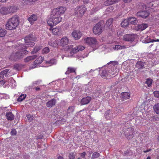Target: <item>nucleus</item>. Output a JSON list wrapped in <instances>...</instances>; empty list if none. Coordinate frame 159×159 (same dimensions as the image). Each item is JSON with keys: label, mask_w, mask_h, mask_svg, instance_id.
<instances>
[{"label": "nucleus", "mask_w": 159, "mask_h": 159, "mask_svg": "<svg viewBox=\"0 0 159 159\" xmlns=\"http://www.w3.org/2000/svg\"><path fill=\"white\" fill-rule=\"evenodd\" d=\"M36 40L35 38L32 34H29L25 37V44L20 45V46L22 48H20V49L16 52H12L9 56L8 59L9 60L14 61H16L22 59L28 52V51L26 49L29 47L34 46L35 43L33 41H35Z\"/></svg>", "instance_id": "nucleus-1"}, {"label": "nucleus", "mask_w": 159, "mask_h": 159, "mask_svg": "<svg viewBox=\"0 0 159 159\" xmlns=\"http://www.w3.org/2000/svg\"><path fill=\"white\" fill-rule=\"evenodd\" d=\"M66 10V8L63 7L53 9L48 21V25L52 26L61 22L62 19L61 15L63 14Z\"/></svg>", "instance_id": "nucleus-2"}, {"label": "nucleus", "mask_w": 159, "mask_h": 159, "mask_svg": "<svg viewBox=\"0 0 159 159\" xmlns=\"http://www.w3.org/2000/svg\"><path fill=\"white\" fill-rule=\"evenodd\" d=\"M19 24V18L17 16H15L9 19L6 24V28L9 30H14Z\"/></svg>", "instance_id": "nucleus-3"}, {"label": "nucleus", "mask_w": 159, "mask_h": 159, "mask_svg": "<svg viewBox=\"0 0 159 159\" xmlns=\"http://www.w3.org/2000/svg\"><path fill=\"white\" fill-rule=\"evenodd\" d=\"M86 10V8L84 6L77 7L75 9V15L78 17H81Z\"/></svg>", "instance_id": "nucleus-4"}, {"label": "nucleus", "mask_w": 159, "mask_h": 159, "mask_svg": "<svg viewBox=\"0 0 159 159\" xmlns=\"http://www.w3.org/2000/svg\"><path fill=\"white\" fill-rule=\"evenodd\" d=\"M102 26L101 24L98 23L94 26L93 29V31L95 34L98 35L102 33Z\"/></svg>", "instance_id": "nucleus-5"}, {"label": "nucleus", "mask_w": 159, "mask_h": 159, "mask_svg": "<svg viewBox=\"0 0 159 159\" xmlns=\"http://www.w3.org/2000/svg\"><path fill=\"white\" fill-rule=\"evenodd\" d=\"M124 131L125 136L127 139H130L133 137L134 131V129L132 128H128L126 130H125Z\"/></svg>", "instance_id": "nucleus-6"}, {"label": "nucleus", "mask_w": 159, "mask_h": 159, "mask_svg": "<svg viewBox=\"0 0 159 159\" xmlns=\"http://www.w3.org/2000/svg\"><path fill=\"white\" fill-rule=\"evenodd\" d=\"M85 42L89 44H97L98 42L97 39L93 37H88L84 39Z\"/></svg>", "instance_id": "nucleus-7"}, {"label": "nucleus", "mask_w": 159, "mask_h": 159, "mask_svg": "<svg viewBox=\"0 0 159 159\" xmlns=\"http://www.w3.org/2000/svg\"><path fill=\"white\" fill-rule=\"evenodd\" d=\"M134 34H126L123 37V39L127 41L133 42L135 39Z\"/></svg>", "instance_id": "nucleus-8"}, {"label": "nucleus", "mask_w": 159, "mask_h": 159, "mask_svg": "<svg viewBox=\"0 0 159 159\" xmlns=\"http://www.w3.org/2000/svg\"><path fill=\"white\" fill-rule=\"evenodd\" d=\"M84 46H82L81 45L75 47L73 48L72 50L70 52V53L72 54L76 53L77 52H79L80 51H82L84 49Z\"/></svg>", "instance_id": "nucleus-9"}, {"label": "nucleus", "mask_w": 159, "mask_h": 159, "mask_svg": "<svg viewBox=\"0 0 159 159\" xmlns=\"http://www.w3.org/2000/svg\"><path fill=\"white\" fill-rule=\"evenodd\" d=\"M72 36L74 37L75 40L80 39L81 36L82 34L81 32L77 30H75L71 34Z\"/></svg>", "instance_id": "nucleus-10"}, {"label": "nucleus", "mask_w": 159, "mask_h": 159, "mask_svg": "<svg viewBox=\"0 0 159 159\" xmlns=\"http://www.w3.org/2000/svg\"><path fill=\"white\" fill-rule=\"evenodd\" d=\"M104 116L107 120H109L112 119L113 116L112 112L110 110H107L105 111Z\"/></svg>", "instance_id": "nucleus-11"}, {"label": "nucleus", "mask_w": 159, "mask_h": 159, "mask_svg": "<svg viewBox=\"0 0 159 159\" xmlns=\"http://www.w3.org/2000/svg\"><path fill=\"white\" fill-rule=\"evenodd\" d=\"M69 43V40L66 37H64L60 40V45L62 47H64L67 45Z\"/></svg>", "instance_id": "nucleus-12"}, {"label": "nucleus", "mask_w": 159, "mask_h": 159, "mask_svg": "<svg viewBox=\"0 0 159 159\" xmlns=\"http://www.w3.org/2000/svg\"><path fill=\"white\" fill-rule=\"evenodd\" d=\"M136 15L138 16L146 18L149 16V13L146 11H141L137 12Z\"/></svg>", "instance_id": "nucleus-13"}, {"label": "nucleus", "mask_w": 159, "mask_h": 159, "mask_svg": "<svg viewBox=\"0 0 159 159\" xmlns=\"http://www.w3.org/2000/svg\"><path fill=\"white\" fill-rule=\"evenodd\" d=\"M9 70L8 69H6L0 73V80L4 79V75L6 77L7 76L9 75V73L10 72H8Z\"/></svg>", "instance_id": "nucleus-14"}, {"label": "nucleus", "mask_w": 159, "mask_h": 159, "mask_svg": "<svg viewBox=\"0 0 159 159\" xmlns=\"http://www.w3.org/2000/svg\"><path fill=\"white\" fill-rule=\"evenodd\" d=\"M91 100L90 97H87L82 98L81 101V103L82 105H85L89 103Z\"/></svg>", "instance_id": "nucleus-15"}, {"label": "nucleus", "mask_w": 159, "mask_h": 159, "mask_svg": "<svg viewBox=\"0 0 159 159\" xmlns=\"http://www.w3.org/2000/svg\"><path fill=\"white\" fill-rule=\"evenodd\" d=\"M43 58L42 57H39L36 59L33 62L34 65V67H36L37 66V65L40 64L43 62Z\"/></svg>", "instance_id": "nucleus-16"}, {"label": "nucleus", "mask_w": 159, "mask_h": 159, "mask_svg": "<svg viewBox=\"0 0 159 159\" xmlns=\"http://www.w3.org/2000/svg\"><path fill=\"white\" fill-rule=\"evenodd\" d=\"M130 96V94L128 92H123L121 94V98L122 101L129 99Z\"/></svg>", "instance_id": "nucleus-17"}, {"label": "nucleus", "mask_w": 159, "mask_h": 159, "mask_svg": "<svg viewBox=\"0 0 159 159\" xmlns=\"http://www.w3.org/2000/svg\"><path fill=\"white\" fill-rule=\"evenodd\" d=\"M37 17L35 14H33L31 15L28 18V20L29 22L31 24H33L34 21L37 20Z\"/></svg>", "instance_id": "nucleus-18"}, {"label": "nucleus", "mask_w": 159, "mask_h": 159, "mask_svg": "<svg viewBox=\"0 0 159 159\" xmlns=\"http://www.w3.org/2000/svg\"><path fill=\"white\" fill-rule=\"evenodd\" d=\"M56 103V100L53 98L49 101L46 103V106L48 107H51L55 105Z\"/></svg>", "instance_id": "nucleus-19"}, {"label": "nucleus", "mask_w": 159, "mask_h": 159, "mask_svg": "<svg viewBox=\"0 0 159 159\" xmlns=\"http://www.w3.org/2000/svg\"><path fill=\"white\" fill-rule=\"evenodd\" d=\"M6 116L7 119L9 120H14L15 116L11 112H7L6 113Z\"/></svg>", "instance_id": "nucleus-20"}, {"label": "nucleus", "mask_w": 159, "mask_h": 159, "mask_svg": "<svg viewBox=\"0 0 159 159\" xmlns=\"http://www.w3.org/2000/svg\"><path fill=\"white\" fill-rule=\"evenodd\" d=\"M120 0H107L104 3V4L106 6H109L114 4Z\"/></svg>", "instance_id": "nucleus-21"}, {"label": "nucleus", "mask_w": 159, "mask_h": 159, "mask_svg": "<svg viewBox=\"0 0 159 159\" xmlns=\"http://www.w3.org/2000/svg\"><path fill=\"white\" fill-rule=\"evenodd\" d=\"M128 19L129 23L131 24L134 25L138 23V20L135 17H131L128 18Z\"/></svg>", "instance_id": "nucleus-22"}, {"label": "nucleus", "mask_w": 159, "mask_h": 159, "mask_svg": "<svg viewBox=\"0 0 159 159\" xmlns=\"http://www.w3.org/2000/svg\"><path fill=\"white\" fill-rule=\"evenodd\" d=\"M148 27V25L147 24H142L138 25L137 27L138 30H145Z\"/></svg>", "instance_id": "nucleus-23"}, {"label": "nucleus", "mask_w": 159, "mask_h": 159, "mask_svg": "<svg viewBox=\"0 0 159 159\" xmlns=\"http://www.w3.org/2000/svg\"><path fill=\"white\" fill-rule=\"evenodd\" d=\"M144 64L141 61H138L136 63L135 66L138 69H141L144 68Z\"/></svg>", "instance_id": "nucleus-24"}, {"label": "nucleus", "mask_w": 159, "mask_h": 159, "mask_svg": "<svg viewBox=\"0 0 159 159\" xmlns=\"http://www.w3.org/2000/svg\"><path fill=\"white\" fill-rule=\"evenodd\" d=\"M48 44L50 46H52L53 47H57L58 46V44L57 41H53L52 40H50L48 42Z\"/></svg>", "instance_id": "nucleus-25"}, {"label": "nucleus", "mask_w": 159, "mask_h": 159, "mask_svg": "<svg viewBox=\"0 0 159 159\" xmlns=\"http://www.w3.org/2000/svg\"><path fill=\"white\" fill-rule=\"evenodd\" d=\"M37 57L36 55H33L32 56H29L24 59V61L25 62H28L30 61L34 60Z\"/></svg>", "instance_id": "nucleus-26"}, {"label": "nucleus", "mask_w": 159, "mask_h": 159, "mask_svg": "<svg viewBox=\"0 0 159 159\" xmlns=\"http://www.w3.org/2000/svg\"><path fill=\"white\" fill-rule=\"evenodd\" d=\"M75 69L74 68L69 67L68 68L67 70L65 73V74L66 75H68L70 73H75Z\"/></svg>", "instance_id": "nucleus-27"}, {"label": "nucleus", "mask_w": 159, "mask_h": 159, "mask_svg": "<svg viewBox=\"0 0 159 159\" xmlns=\"http://www.w3.org/2000/svg\"><path fill=\"white\" fill-rule=\"evenodd\" d=\"M129 24L128 19H125L121 23V26L123 27H126Z\"/></svg>", "instance_id": "nucleus-28"}, {"label": "nucleus", "mask_w": 159, "mask_h": 159, "mask_svg": "<svg viewBox=\"0 0 159 159\" xmlns=\"http://www.w3.org/2000/svg\"><path fill=\"white\" fill-rule=\"evenodd\" d=\"M1 13L4 15L9 14L8 7H3L1 10Z\"/></svg>", "instance_id": "nucleus-29"}, {"label": "nucleus", "mask_w": 159, "mask_h": 159, "mask_svg": "<svg viewBox=\"0 0 159 159\" xmlns=\"http://www.w3.org/2000/svg\"><path fill=\"white\" fill-rule=\"evenodd\" d=\"M153 108L156 113L158 114H159V103L156 104L153 106Z\"/></svg>", "instance_id": "nucleus-30"}, {"label": "nucleus", "mask_w": 159, "mask_h": 159, "mask_svg": "<svg viewBox=\"0 0 159 159\" xmlns=\"http://www.w3.org/2000/svg\"><path fill=\"white\" fill-rule=\"evenodd\" d=\"M109 71L106 70H102L100 73V75L102 77H106L107 76Z\"/></svg>", "instance_id": "nucleus-31"}, {"label": "nucleus", "mask_w": 159, "mask_h": 159, "mask_svg": "<svg viewBox=\"0 0 159 159\" xmlns=\"http://www.w3.org/2000/svg\"><path fill=\"white\" fill-rule=\"evenodd\" d=\"M126 47L124 46H121L119 45H116L115 47H113V48L115 50H118L120 49H125Z\"/></svg>", "instance_id": "nucleus-32"}, {"label": "nucleus", "mask_w": 159, "mask_h": 159, "mask_svg": "<svg viewBox=\"0 0 159 159\" xmlns=\"http://www.w3.org/2000/svg\"><path fill=\"white\" fill-rule=\"evenodd\" d=\"M60 31V29L58 28H56L52 29V32L54 35H58Z\"/></svg>", "instance_id": "nucleus-33"}, {"label": "nucleus", "mask_w": 159, "mask_h": 159, "mask_svg": "<svg viewBox=\"0 0 159 159\" xmlns=\"http://www.w3.org/2000/svg\"><path fill=\"white\" fill-rule=\"evenodd\" d=\"M9 14L10 13H13L15 12L16 9L15 7L13 6H11L8 7Z\"/></svg>", "instance_id": "nucleus-34"}, {"label": "nucleus", "mask_w": 159, "mask_h": 159, "mask_svg": "<svg viewBox=\"0 0 159 159\" xmlns=\"http://www.w3.org/2000/svg\"><path fill=\"white\" fill-rule=\"evenodd\" d=\"M21 65L18 64H16L13 66L14 69L18 71L20 70L21 69Z\"/></svg>", "instance_id": "nucleus-35"}, {"label": "nucleus", "mask_w": 159, "mask_h": 159, "mask_svg": "<svg viewBox=\"0 0 159 159\" xmlns=\"http://www.w3.org/2000/svg\"><path fill=\"white\" fill-rule=\"evenodd\" d=\"M7 32V31L4 29H0V37H3L5 36Z\"/></svg>", "instance_id": "nucleus-36"}, {"label": "nucleus", "mask_w": 159, "mask_h": 159, "mask_svg": "<svg viewBox=\"0 0 159 159\" xmlns=\"http://www.w3.org/2000/svg\"><path fill=\"white\" fill-rule=\"evenodd\" d=\"M26 97V95L23 94L21 95L17 99V101L19 102L22 101Z\"/></svg>", "instance_id": "nucleus-37"}, {"label": "nucleus", "mask_w": 159, "mask_h": 159, "mask_svg": "<svg viewBox=\"0 0 159 159\" xmlns=\"http://www.w3.org/2000/svg\"><path fill=\"white\" fill-rule=\"evenodd\" d=\"M152 39L151 40L150 37L148 36L145 39L143 40L142 42L144 43H148L150 42H152Z\"/></svg>", "instance_id": "nucleus-38"}, {"label": "nucleus", "mask_w": 159, "mask_h": 159, "mask_svg": "<svg viewBox=\"0 0 159 159\" xmlns=\"http://www.w3.org/2000/svg\"><path fill=\"white\" fill-rule=\"evenodd\" d=\"M100 156V154L99 153L96 152H94L93 153L91 159H94Z\"/></svg>", "instance_id": "nucleus-39"}, {"label": "nucleus", "mask_w": 159, "mask_h": 159, "mask_svg": "<svg viewBox=\"0 0 159 159\" xmlns=\"http://www.w3.org/2000/svg\"><path fill=\"white\" fill-rule=\"evenodd\" d=\"M113 22V19L110 18L108 20L106 23V25L110 27Z\"/></svg>", "instance_id": "nucleus-40"}, {"label": "nucleus", "mask_w": 159, "mask_h": 159, "mask_svg": "<svg viewBox=\"0 0 159 159\" xmlns=\"http://www.w3.org/2000/svg\"><path fill=\"white\" fill-rule=\"evenodd\" d=\"M74 109V106H72L69 107L67 110V113L70 114L72 113Z\"/></svg>", "instance_id": "nucleus-41"}, {"label": "nucleus", "mask_w": 159, "mask_h": 159, "mask_svg": "<svg viewBox=\"0 0 159 159\" xmlns=\"http://www.w3.org/2000/svg\"><path fill=\"white\" fill-rule=\"evenodd\" d=\"M76 155V153L73 152H71L70 153L69 156V159H75V156Z\"/></svg>", "instance_id": "nucleus-42"}, {"label": "nucleus", "mask_w": 159, "mask_h": 159, "mask_svg": "<svg viewBox=\"0 0 159 159\" xmlns=\"http://www.w3.org/2000/svg\"><path fill=\"white\" fill-rule=\"evenodd\" d=\"M152 80L151 79H147L146 82V84H147L148 86L150 87L152 83Z\"/></svg>", "instance_id": "nucleus-43"}, {"label": "nucleus", "mask_w": 159, "mask_h": 159, "mask_svg": "<svg viewBox=\"0 0 159 159\" xmlns=\"http://www.w3.org/2000/svg\"><path fill=\"white\" fill-rule=\"evenodd\" d=\"M41 49L40 47H36L33 49V50L32 52V53L34 54L37 52Z\"/></svg>", "instance_id": "nucleus-44"}, {"label": "nucleus", "mask_w": 159, "mask_h": 159, "mask_svg": "<svg viewBox=\"0 0 159 159\" xmlns=\"http://www.w3.org/2000/svg\"><path fill=\"white\" fill-rule=\"evenodd\" d=\"M50 51V50L48 47H45L42 50V53L47 54Z\"/></svg>", "instance_id": "nucleus-45"}, {"label": "nucleus", "mask_w": 159, "mask_h": 159, "mask_svg": "<svg viewBox=\"0 0 159 159\" xmlns=\"http://www.w3.org/2000/svg\"><path fill=\"white\" fill-rule=\"evenodd\" d=\"M47 63L51 64V65L56 64V60L55 59H52L49 61L47 62Z\"/></svg>", "instance_id": "nucleus-46"}, {"label": "nucleus", "mask_w": 159, "mask_h": 159, "mask_svg": "<svg viewBox=\"0 0 159 159\" xmlns=\"http://www.w3.org/2000/svg\"><path fill=\"white\" fill-rule=\"evenodd\" d=\"M73 48H74L73 46L72 45H70L67 46L65 49L66 50H68L71 49L72 51Z\"/></svg>", "instance_id": "nucleus-47"}, {"label": "nucleus", "mask_w": 159, "mask_h": 159, "mask_svg": "<svg viewBox=\"0 0 159 159\" xmlns=\"http://www.w3.org/2000/svg\"><path fill=\"white\" fill-rule=\"evenodd\" d=\"M28 120L30 121H31L33 119V117L32 115L30 114H28L26 116Z\"/></svg>", "instance_id": "nucleus-48"}, {"label": "nucleus", "mask_w": 159, "mask_h": 159, "mask_svg": "<svg viewBox=\"0 0 159 159\" xmlns=\"http://www.w3.org/2000/svg\"><path fill=\"white\" fill-rule=\"evenodd\" d=\"M11 134L12 135L14 136L16 135V131L15 129H11Z\"/></svg>", "instance_id": "nucleus-49"}, {"label": "nucleus", "mask_w": 159, "mask_h": 159, "mask_svg": "<svg viewBox=\"0 0 159 159\" xmlns=\"http://www.w3.org/2000/svg\"><path fill=\"white\" fill-rule=\"evenodd\" d=\"M41 82V80H38L35 81H34L33 83V86H34L36 85L39 84Z\"/></svg>", "instance_id": "nucleus-50"}, {"label": "nucleus", "mask_w": 159, "mask_h": 159, "mask_svg": "<svg viewBox=\"0 0 159 159\" xmlns=\"http://www.w3.org/2000/svg\"><path fill=\"white\" fill-rule=\"evenodd\" d=\"M153 93L156 97L159 98V91H155Z\"/></svg>", "instance_id": "nucleus-51"}, {"label": "nucleus", "mask_w": 159, "mask_h": 159, "mask_svg": "<svg viewBox=\"0 0 159 159\" xmlns=\"http://www.w3.org/2000/svg\"><path fill=\"white\" fill-rule=\"evenodd\" d=\"M6 81L4 80V79L0 80V85H3L6 83Z\"/></svg>", "instance_id": "nucleus-52"}, {"label": "nucleus", "mask_w": 159, "mask_h": 159, "mask_svg": "<svg viewBox=\"0 0 159 159\" xmlns=\"http://www.w3.org/2000/svg\"><path fill=\"white\" fill-rule=\"evenodd\" d=\"M152 118L154 121H158L159 120V117L158 116H153Z\"/></svg>", "instance_id": "nucleus-53"}, {"label": "nucleus", "mask_w": 159, "mask_h": 159, "mask_svg": "<svg viewBox=\"0 0 159 159\" xmlns=\"http://www.w3.org/2000/svg\"><path fill=\"white\" fill-rule=\"evenodd\" d=\"M86 152H84L81 154V156L82 157L84 158L86 155Z\"/></svg>", "instance_id": "nucleus-54"}, {"label": "nucleus", "mask_w": 159, "mask_h": 159, "mask_svg": "<svg viewBox=\"0 0 159 159\" xmlns=\"http://www.w3.org/2000/svg\"><path fill=\"white\" fill-rule=\"evenodd\" d=\"M107 10L108 11H111L113 10V8L112 7H110L108 8Z\"/></svg>", "instance_id": "nucleus-55"}, {"label": "nucleus", "mask_w": 159, "mask_h": 159, "mask_svg": "<svg viewBox=\"0 0 159 159\" xmlns=\"http://www.w3.org/2000/svg\"><path fill=\"white\" fill-rule=\"evenodd\" d=\"M34 89L37 91H39L40 90V88L39 87H35Z\"/></svg>", "instance_id": "nucleus-56"}, {"label": "nucleus", "mask_w": 159, "mask_h": 159, "mask_svg": "<svg viewBox=\"0 0 159 159\" xmlns=\"http://www.w3.org/2000/svg\"><path fill=\"white\" fill-rule=\"evenodd\" d=\"M151 150H152L151 149H149L147 150L144 151L143 152L145 153H146V152H148L151 151Z\"/></svg>", "instance_id": "nucleus-57"}, {"label": "nucleus", "mask_w": 159, "mask_h": 159, "mask_svg": "<svg viewBox=\"0 0 159 159\" xmlns=\"http://www.w3.org/2000/svg\"><path fill=\"white\" fill-rule=\"evenodd\" d=\"M125 3L130 2L132 0H123Z\"/></svg>", "instance_id": "nucleus-58"}, {"label": "nucleus", "mask_w": 159, "mask_h": 159, "mask_svg": "<svg viewBox=\"0 0 159 159\" xmlns=\"http://www.w3.org/2000/svg\"><path fill=\"white\" fill-rule=\"evenodd\" d=\"M159 42V39H157L156 40H155L154 39H152V42Z\"/></svg>", "instance_id": "nucleus-59"}, {"label": "nucleus", "mask_w": 159, "mask_h": 159, "mask_svg": "<svg viewBox=\"0 0 159 159\" xmlns=\"http://www.w3.org/2000/svg\"><path fill=\"white\" fill-rule=\"evenodd\" d=\"M110 62L114 63L113 64L116 65L117 63V62L116 61H111Z\"/></svg>", "instance_id": "nucleus-60"}, {"label": "nucleus", "mask_w": 159, "mask_h": 159, "mask_svg": "<svg viewBox=\"0 0 159 159\" xmlns=\"http://www.w3.org/2000/svg\"><path fill=\"white\" fill-rule=\"evenodd\" d=\"M6 0H0V2H5Z\"/></svg>", "instance_id": "nucleus-61"}, {"label": "nucleus", "mask_w": 159, "mask_h": 159, "mask_svg": "<svg viewBox=\"0 0 159 159\" xmlns=\"http://www.w3.org/2000/svg\"><path fill=\"white\" fill-rule=\"evenodd\" d=\"M58 159H63V157L61 156H59L58 157Z\"/></svg>", "instance_id": "nucleus-62"}, {"label": "nucleus", "mask_w": 159, "mask_h": 159, "mask_svg": "<svg viewBox=\"0 0 159 159\" xmlns=\"http://www.w3.org/2000/svg\"><path fill=\"white\" fill-rule=\"evenodd\" d=\"M151 158L149 156H148L147 158H146V159H151Z\"/></svg>", "instance_id": "nucleus-63"}, {"label": "nucleus", "mask_w": 159, "mask_h": 159, "mask_svg": "<svg viewBox=\"0 0 159 159\" xmlns=\"http://www.w3.org/2000/svg\"><path fill=\"white\" fill-rule=\"evenodd\" d=\"M157 139L158 140V141H159V135L158 136V137L157 138Z\"/></svg>", "instance_id": "nucleus-64"}]
</instances>
